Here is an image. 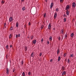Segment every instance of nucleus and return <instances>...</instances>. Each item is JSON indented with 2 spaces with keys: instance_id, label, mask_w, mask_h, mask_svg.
Returning a JSON list of instances; mask_svg holds the SVG:
<instances>
[{
  "instance_id": "52",
  "label": "nucleus",
  "mask_w": 76,
  "mask_h": 76,
  "mask_svg": "<svg viewBox=\"0 0 76 76\" xmlns=\"http://www.w3.org/2000/svg\"><path fill=\"white\" fill-rule=\"evenodd\" d=\"M45 1H46V2H47V0H45Z\"/></svg>"
},
{
  "instance_id": "24",
  "label": "nucleus",
  "mask_w": 76,
  "mask_h": 76,
  "mask_svg": "<svg viewBox=\"0 0 76 76\" xmlns=\"http://www.w3.org/2000/svg\"><path fill=\"white\" fill-rule=\"evenodd\" d=\"M30 38H31V39H33V38H34V36H30Z\"/></svg>"
},
{
  "instance_id": "36",
  "label": "nucleus",
  "mask_w": 76,
  "mask_h": 76,
  "mask_svg": "<svg viewBox=\"0 0 76 76\" xmlns=\"http://www.w3.org/2000/svg\"><path fill=\"white\" fill-rule=\"evenodd\" d=\"M67 63H70V59H69L68 60Z\"/></svg>"
},
{
  "instance_id": "50",
  "label": "nucleus",
  "mask_w": 76,
  "mask_h": 76,
  "mask_svg": "<svg viewBox=\"0 0 76 76\" xmlns=\"http://www.w3.org/2000/svg\"><path fill=\"white\" fill-rule=\"evenodd\" d=\"M12 45H10V48H12Z\"/></svg>"
},
{
  "instance_id": "44",
  "label": "nucleus",
  "mask_w": 76,
  "mask_h": 76,
  "mask_svg": "<svg viewBox=\"0 0 76 76\" xmlns=\"http://www.w3.org/2000/svg\"><path fill=\"white\" fill-rule=\"evenodd\" d=\"M63 0H60V3H62V1H63Z\"/></svg>"
},
{
  "instance_id": "46",
  "label": "nucleus",
  "mask_w": 76,
  "mask_h": 76,
  "mask_svg": "<svg viewBox=\"0 0 76 76\" xmlns=\"http://www.w3.org/2000/svg\"><path fill=\"white\" fill-rule=\"evenodd\" d=\"M41 41L42 42L43 41V38H42L41 40Z\"/></svg>"
},
{
  "instance_id": "14",
  "label": "nucleus",
  "mask_w": 76,
  "mask_h": 76,
  "mask_svg": "<svg viewBox=\"0 0 76 76\" xmlns=\"http://www.w3.org/2000/svg\"><path fill=\"white\" fill-rule=\"evenodd\" d=\"M60 59H61V57H60V56H59L58 57V61H60Z\"/></svg>"
},
{
  "instance_id": "31",
  "label": "nucleus",
  "mask_w": 76,
  "mask_h": 76,
  "mask_svg": "<svg viewBox=\"0 0 76 76\" xmlns=\"http://www.w3.org/2000/svg\"><path fill=\"white\" fill-rule=\"evenodd\" d=\"M31 72H29L28 73V75H31Z\"/></svg>"
},
{
  "instance_id": "41",
  "label": "nucleus",
  "mask_w": 76,
  "mask_h": 76,
  "mask_svg": "<svg viewBox=\"0 0 76 76\" xmlns=\"http://www.w3.org/2000/svg\"><path fill=\"white\" fill-rule=\"evenodd\" d=\"M15 69H14L13 70V72H15Z\"/></svg>"
},
{
  "instance_id": "35",
  "label": "nucleus",
  "mask_w": 76,
  "mask_h": 76,
  "mask_svg": "<svg viewBox=\"0 0 76 76\" xmlns=\"http://www.w3.org/2000/svg\"><path fill=\"white\" fill-rule=\"evenodd\" d=\"M70 57H73V54H71L70 55Z\"/></svg>"
},
{
  "instance_id": "38",
  "label": "nucleus",
  "mask_w": 76,
  "mask_h": 76,
  "mask_svg": "<svg viewBox=\"0 0 76 76\" xmlns=\"http://www.w3.org/2000/svg\"><path fill=\"white\" fill-rule=\"evenodd\" d=\"M31 22H29L28 23V26H30L31 25Z\"/></svg>"
},
{
  "instance_id": "26",
  "label": "nucleus",
  "mask_w": 76,
  "mask_h": 76,
  "mask_svg": "<svg viewBox=\"0 0 76 76\" xmlns=\"http://www.w3.org/2000/svg\"><path fill=\"white\" fill-rule=\"evenodd\" d=\"M34 52H33L31 55V57H33V56H34Z\"/></svg>"
},
{
  "instance_id": "37",
  "label": "nucleus",
  "mask_w": 76,
  "mask_h": 76,
  "mask_svg": "<svg viewBox=\"0 0 76 76\" xmlns=\"http://www.w3.org/2000/svg\"><path fill=\"white\" fill-rule=\"evenodd\" d=\"M64 18H66V17H67V15L65 14L64 15Z\"/></svg>"
},
{
  "instance_id": "40",
  "label": "nucleus",
  "mask_w": 76,
  "mask_h": 76,
  "mask_svg": "<svg viewBox=\"0 0 76 76\" xmlns=\"http://www.w3.org/2000/svg\"><path fill=\"white\" fill-rule=\"evenodd\" d=\"M47 44H49L50 43V42H49V41H48L47 42Z\"/></svg>"
},
{
  "instance_id": "4",
  "label": "nucleus",
  "mask_w": 76,
  "mask_h": 76,
  "mask_svg": "<svg viewBox=\"0 0 76 76\" xmlns=\"http://www.w3.org/2000/svg\"><path fill=\"white\" fill-rule=\"evenodd\" d=\"M6 71H7V74L8 75L9 74V69H8V68H7L6 69Z\"/></svg>"
},
{
  "instance_id": "21",
  "label": "nucleus",
  "mask_w": 76,
  "mask_h": 76,
  "mask_svg": "<svg viewBox=\"0 0 76 76\" xmlns=\"http://www.w3.org/2000/svg\"><path fill=\"white\" fill-rule=\"evenodd\" d=\"M13 29V27L12 26H11L10 28V31H12V30Z\"/></svg>"
},
{
  "instance_id": "13",
  "label": "nucleus",
  "mask_w": 76,
  "mask_h": 76,
  "mask_svg": "<svg viewBox=\"0 0 76 76\" xmlns=\"http://www.w3.org/2000/svg\"><path fill=\"white\" fill-rule=\"evenodd\" d=\"M44 25H42L41 26V30L42 29H43V28H44Z\"/></svg>"
},
{
  "instance_id": "30",
  "label": "nucleus",
  "mask_w": 76,
  "mask_h": 76,
  "mask_svg": "<svg viewBox=\"0 0 76 76\" xmlns=\"http://www.w3.org/2000/svg\"><path fill=\"white\" fill-rule=\"evenodd\" d=\"M58 37L59 38H58V39L59 41H60L61 38H60V36Z\"/></svg>"
},
{
  "instance_id": "32",
  "label": "nucleus",
  "mask_w": 76,
  "mask_h": 76,
  "mask_svg": "<svg viewBox=\"0 0 76 76\" xmlns=\"http://www.w3.org/2000/svg\"><path fill=\"white\" fill-rule=\"evenodd\" d=\"M61 31L62 32H61V34H63V29H62V30Z\"/></svg>"
},
{
  "instance_id": "10",
  "label": "nucleus",
  "mask_w": 76,
  "mask_h": 76,
  "mask_svg": "<svg viewBox=\"0 0 76 76\" xmlns=\"http://www.w3.org/2000/svg\"><path fill=\"white\" fill-rule=\"evenodd\" d=\"M53 3L52 2L50 5V8L51 9L53 7Z\"/></svg>"
},
{
  "instance_id": "42",
  "label": "nucleus",
  "mask_w": 76,
  "mask_h": 76,
  "mask_svg": "<svg viewBox=\"0 0 76 76\" xmlns=\"http://www.w3.org/2000/svg\"><path fill=\"white\" fill-rule=\"evenodd\" d=\"M8 47H9V46H8V45H7V46H6V48H8Z\"/></svg>"
},
{
  "instance_id": "12",
  "label": "nucleus",
  "mask_w": 76,
  "mask_h": 76,
  "mask_svg": "<svg viewBox=\"0 0 76 76\" xmlns=\"http://www.w3.org/2000/svg\"><path fill=\"white\" fill-rule=\"evenodd\" d=\"M65 38L67 39V34L66 33L65 35Z\"/></svg>"
},
{
  "instance_id": "22",
  "label": "nucleus",
  "mask_w": 76,
  "mask_h": 76,
  "mask_svg": "<svg viewBox=\"0 0 76 76\" xmlns=\"http://www.w3.org/2000/svg\"><path fill=\"white\" fill-rule=\"evenodd\" d=\"M1 3L2 4H4V1L3 0H2Z\"/></svg>"
},
{
  "instance_id": "34",
  "label": "nucleus",
  "mask_w": 76,
  "mask_h": 76,
  "mask_svg": "<svg viewBox=\"0 0 76 76\" xmlns=\"http://www.w3.org/2000/svg\"><path fill=\"white\" fill-rule=\"evenodd\" d=\"M11 37H12V35H11V34H10L9 37V38L10 39L11 38Z\"/></svg>"
},
{
  "instance_id": "56",
  "label": "nucleus",
  "mask_w": 76,
  "mask_h": 76,
  "mask_svg": "<svg viewBox=\"0 0 76 76\" xmlns=\"http://www.w3.org/2000/svg\"><path fill=\"white\" fill-rule=\"evenodd\" d=\"M28 38H29V37H28Z\"/></svg>"
},
{
  "instance_id": "55",
  "label": "nucleus",
  "mask_w": 76,
  "mask_h": 76,
  "mask_svg": "<svg viewBox=\"0 0 76 76\" xmlns=\"http://www.w3.org/2000/svg\"><path fill=\"white\" fill-rule=\"evenodd\" d=\"M10 62H11V61L10 60Z\"/></svg>"
},
{
  "instance_id": "27",
  "label": "nucleus",
  "mask_w": 76,
  "mask_h": 76,
  "mask_svg": "<svg viewBox=\"0 0 76 76\" xmlns=\"http://www.w3.org/2000/svg\"><path fill=\"white\" fill-rule=\"evenodd\" d=\"M23 61L22 60L21 61V65L22 66H23Z\"/></svg>"
},
{
  "instance_id": "45",
  "label": "nucleus",
  "mask_w": 76,
  "mask_h": 76,
  "mask_svg": "<svg viewBox=\"0 0 76 76\" xmlns=\"http://www.w3.org/2000/svg\"><path fill=\"white\" fill-rule=\"evenodd\" d=\"M48 26H51V23H50Z\"/></svg>"
},
{
  "instance_id": "54",
  "label": "nucleus",
  "mask_w": 76,
  "mask_h": 76,
  "mask_svg": "<svg viewBox=\"0 0 76 76\" xmlns=\"http://www.w3.org/2000/svg\"><path fill=\"white\" fill-rule=\"evenodd\" d=\"M66 60H67V59H65V61H66Z\"/></svg>"
},
{
  "instance_id": "23",
  "label": "nucleus",
  "mask_w": 76,
  "mask_h": 76,
  "mask_svg": "<svg viewBox=\"0 0 76 76\" xmlns=\"http://www.w3.org/2000/svg\"><path fill=\"white\" fill-rule=\"evenodd\" d=\"M61 69H62V70H64V66H62L61 68Z\"/></svg>"
},
{
  "instance_id": "2",
  "label": "nucleus",
  "mask_w": 76,
  "mask_h": 76,
  "mask_svg": "<svg viewBox=\"0 0 76 76\" xmlns=\"http://www.w3.org/2000/svg\"><path fill=\"white\" fill-rule=\"evenodd\" d=\"M72 6L73 7H76V3L75 2H73L72 4Z\"/></svg>"
},
{
  "instance_id": "47",
  "label": "nucleus",
  "mask_w": 76,
  "mask_h": 76,
  "mask_svg": "<svg viewBox=\"0 0 76 76\" xmlns=\"http://www.w3.org/2000/svg\"><path fill=\"white\" fill-rule=\"evenodd\" d=\"M39 56H42V53H40Z\"/></svg>"
},
{
  "instance_id": "29",
  "label": "nucleus",
  "mask_w": 76,
  "mask_h": 76,
  "mask_svg": "<svg viewBox=\"0 0 76 76\" xmlns=\"http://www.w3.org/2000/svg\"><path fill=\"white\" fill-rule=\"evenodd\" d=\"M64 22H66V18H64Z\"/></svg>"
},
{
  "instance_id": "6",
  "label": "nucleus",
  "mask_w": 76,
  "mask_h": 76,
  "mask_svg": "<svg viewBox=\"0 0 76 76\" xmlns=\"http://www.w3.org/2000/svg\"><path fill=\"white\" fill-rule=\"evenodd\" d=\"M12 20H13V18L12 17H11L9 18V21L10 22H12Z\"/></svg>"
},
{
  "instance_id": "9",
  "label": "nucleus",
  "mask_w": 76,
  "mask_h": 76,
  "mask_svg": "<svg viewBox=\"0 0 76 76\" xmlns=\"http://www.w3.org/2000/svg\"><path fill=\"white\" fill-rule=\"evenodd\" d=\"M16 26L17 28H18V27H19V23L17 22L16 23Z\"/></svg>"
},
{
  "instance_id": "18",
  "label": "nucleus",
  "mask_w": 76,
  "mask_h": 76,
  "mask_svg": "<svg viewBox=\"0 0 76 76\" xmlns=\"http://www.w3.org/2000/svg\"><path fill=\"white\" fill-rule=\"evenodd\" d=\"M50 41H52V37H50L49 38Z\"/></svg>"
},
{
  "instance_id": "15",
  "label": "nucleus",
  "mask_w": 76,
  "mask_h": 76,
  "mask_svg": "<svg viewBox=\"0 0 76 76\" xmlns=\"http://www.w3.org/2000/svg\"><path fill=\"white\" fill-rule=\"evenodd\" d=\"M74 35V33H72L71 34V37H73Z\"/></svg>"
},
{
  "instance_id": "3",
  "label": "nucleus",
  "mask_w": 76,
  "mask_h": 76,
  "mask_svg": "<svg viewBox=\"0 0 76 76\" xmlns=\"http://www.w3.org/2000/svg\"><path fill=\"white\" fill-rule=\"evenodd\" d=\"M54 19H56V18H57V12H55L54 16Z\"/></svg>"
},
{
  "instance_id": "28",
  "label": "nucleus",
  "mask_w": 76,
  "mask_h": 76,
  "mask_svg": "<svg viewBox=\"0 0 76 76\" xmlns=\"http://www.w3.org/2000/svg\"><path fill=\"white\" fill-rule=\"evenodd\" d=\"M22 75L23 76H25V72H23L22 74Z\"/></svg>"
},
{
  "instance_id": "53",
  "label": "nucleus",
  "mask_w": 76,
  "mask_h": 76,
  "mask_svg": "<svg viewBox=\"0 0 76 76\" xmlns=\"http://www.w3.org/2000/svg\"><path fill=\"white\" fill-rule=\"evenodd\" d=\"M53 30H55V28H53Z\"/></svg>"
},
{
  "instance_id": "20",
  "label": "nucleus",
  "mask_w": 76,
  "mask_h": 76,
  "mask_svg": "<svg viewBox=\"0 0 76 76\" xmlns=\"http://www.w3.org/2000/svg\"><path fill=\"white\" fill-rule=\"evenodd\" d=\"M67 55V53H65L64 54V57H66V55Z\"/></svg>"
},
{
  "instance_id": "11",
  "label": "nucleus",
  "mask_w": 76,
  "mask_h": 76,
  "mask_svg": "<svg viewBox=\"0 0 76 76\" xmlns=\"http://www.w3.org/2000/svg\"><path fill=\"white\" fill-rule=\"evenodd\" d=\"M64 75H66V71H64L63 72L62 76H63Z\"/></svg>"
},
{
  "instance_id": "51",
  "label": "nucleus",
  "mask_w": 76,
  "mask_h": 76,
  "mask_svg": "<svg viewBox=\"0 0 76 76\" xmlns=\"http://www.w3.org/2000/svg\"><path fill=\"white\" fill-rule=\"evenodd\" d=\"M4 26H5V25H6V23H4Z\"/></svg>"
},
{
  "instance_id": "7",
  "label": "nucleus",
  "mask_w": 76,
  "mask_h": 76,
  "mask_svg": "<svg viewBox=\"0 0 76 76\" xmlns=\"http://www.w3.org/2000/svg\"><path fill=\"white\" fill-rule=\"evenodd\" d=\"M36 42H37V40H36V39H34L32 43L34 44H35L36 43Z\"/></svg>"
},
{
  "instance_id": "39",
  "label": "nucleus",
  "mask_w": 76,
  "mask_h": 76,
  "mask_svg": "<svg viewBox=\"0 0 76 76\" xmlns=\"http://www.w3.org/2000/svg\"><path fill=\"white\" fill-rule=\"evenodd\" d=\"M58 8H56V12H58Z\"/></svg>"
},
{
  "instance_id": "1",
  "label": "nucleus",
  "mask_w": 76,
  "mask_h": 76,
  "mask_svg": "<svg viewBox=\"0 0 76 76\" xmlns=\"http://www.w3.org/2000/svg\"><path fill=\"white\" fill-rule=\"evenodd\" d=\"M69 9H70V7H69V5H68L66 6V7L65 10H69Z\"/></svg>"
},
{
  "instance_id": "19",
  "label": "nucleus",
  "mask_w": 76,
  "mask_h": 76,
  "mask_svg": "<svg viewBox=\"0 0 76 76\" xmlns=\"http://www.w3.org/2000/svg\"><path fill=\"white\" fill-rule=\"evenodd\" d=\"M25 51H27V47L26 46H25Z\"/></svg>"
},
{
  "instance_id": "57",
  "label": "nucleus",
  "mask_w": 76,
  "mask_h": 76,
  "mask_svg": "<svg viewBox=\"0 0 76 76\" xmlns=\"http://www.w3.org/2000/svg\"><path fill=\"white\" fill-rule=\"evenodd\" d=\"M6 57L7 58V55L6 56Z\"/></svg>"
},
{
  "instance_id": "17",
  "label": "nucleus",
  "mask_w": 76,
  "mask_h": 76,
  "mask_svg": "<svg viewBox=\"0 0 76 76\" xmlns=\"http://www.w3.org/2000/svg\"><path fill=\"white\" fill-rule=\"evenodd\" d=\"M51 28V26H48V29H50Z\"/></svg>"
},
{
  "instance_id": "16",
  "label": "nucleus",
  "mask_w": 76,
  "mask_h": 76,
  "mask_svg": "<svg viewBox=\"0 0 76 76\" xmlns=\"http://www.w3.org/2000/svg\"><path fill=\"white\" fill-rule=\"evenodd\" d=\"M60 52V50H59V49H58L57 50V54H58V53Z\"/></svg>"
},
{
  "instance_id": "49",
  "label": "nucleus",
  "mask_w": 76,
  "mask_h": 76,
  "mask_svg": "<svg viewBox=\"0 0 76 76\" xmlns=\"http://www.w3.org/2000/svg\"><path fill=\"white\" fill-rule=\"evenodd\" d=\"M24 28H26V24H25V25H24Z\"/></svg>"
},
{
  "instance_id": "43",
  "label": "nucleus",
  "mask_w": 76,
  "mask_h": 76,
  "mask_svg": "<svg viewBox=\"0 0 76 76\" xmlns=\"http://www.w3.org/2000/svg\"><path fill=\"white\" fill-rule=\"evenodd\" d=\"M53 59H51L50 61V62H51L52 61H53Z\"/></svg>"
},
{
  "instance_id": "5",
  "label": "nucleus",
  "mask_w": 76,
  "mask_h": 76,
  "mask_svg": "<svg viewBox=\"0 0 76 76\" xmlns=\"http://www.w3.org/2000/svg\"><path fill=\"white\" fill-rule=\"evenodd\" d=\"M66 13L67 15H68H68H69V13H70V12H69V10H66Z\"/></svg>"
},
{
  "instance_id": "33",
  "label": "nucleus",
  "mask_w": 76,
  "mask_h": 76,
  "mask_svg": "<svg viewBox=\"0 0 76 76\" xmlns=\"http://www.w3.org/2000/svg\"><path fill=\"white\" fill-rule=\"evenodd\" d=\"M46 15V13H45L44 15V18H45Z\"/></svg>"
},
{
  "instance_id": "48",
  "label": "nucleus",
  "mask_w": 76,
  "mask_h": 76,
  "mask_svg": "<svg viewBox=\"0 0 76 76\" xmlns=\"http://www.w3.org/2000/svg\"><path fill=\"white\" fill-rule=\"evenodd\" d=\"M21 1L22 2H23L25 1V0H21Z\"/></svg>"
},
{
  "instance_id": "25",
  "label": "nucleus",
  "mask_w": 76,
  "mask_h": 76,
  "mask_svg": "<svg viewBox=\"0 0 76 76\" xmlns=\"http://www.w3.org/2000/svg\"><path fill=\"white\" fill-rule=\"evenodd\" d=\"M23 10H25V7H24L22 8Z\"/></svg>"
},
{
  "instance_id": "8",
  "label": "nucleus",
  "mask_w": 76,
  "mask_h": 76,
  "mask_svg": "<svg viewBox=\"0 0 76 76\" xmlns=\"http://www.w3.org/2000/svg\"><path fill=\"white\" fill-rule=\"evenodd\" d=\"M20 34H19L18 35L16 34V38H18V37H20Z\"/></svg>"
}]
</instances>
